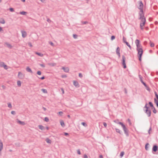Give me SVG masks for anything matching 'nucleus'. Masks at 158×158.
Segmentation results:
<instances>
[{"instance_id": "nucleus-1", "label": "nucleus", "mask_w": 158, "mask_h": 158, "mask_svg": "<svg viewBox=\"0 0 158 158\" xmlns=\"http://www.w3.org/2000/svg\"><path fill=\"white\" fill-rule=\"evenodd\" d=\"M139 16V19H141V22H142L141 23H140V27L141 30H143V27L145 25L146 22V19L144 17V15H142V16Z\"/></svg>"}, {"instance_id": "nucleus-2", "label": "nucleus", "mask_w": 158, "mask_h": 158, "mask_svg": "<svg viewBox=\"0 0 158 158\" xmlns=\"http://www.w3.org/2000/svg\"><path fill=\"white\" fill-rule=\"evenodd\" d=\"M143 2L142 1H140L139 2V7H138V9L140 10L139 13V15L142 16V15H144L143 13Z\"/></svg>"}, {"instance_id": "nucleus-3", "label": "nucleus", "mask_w": 158, "mask_h": 158, "mask_svg": "<svg viewBox=\"0 0 158 158\" xmlns=\"http://www.w3.org/2000/svg\"><path fill=\"white\" fill-rule=\"evenodd\" d=\"M139 77L140 78V80L141 82L143 84V85L145 86V88L148 91H150V88L148 87V86L142 80V77L140 75H139Z\"/></svg>"}, {"instance_id": "nucleus-4", "label": "nucleus", "mask_w": 158, "mask_h": 158, "mask_svg": "<svg viewBox=\"0 0 158 158\" xmlns=\"http://www.w3.org/2000/svg\"><path fill=\"white\" fill-rule=\"evenodd\" d=\"M125 57L124 55H123L122 56V64L123 68L125 69L127 68V66L125 63Z\"/></svg>"}, {"instance_id": "nucleus-5", "label": "nucleus", "mask_w": 158, "mask_h": 158, "mask_svg": "<svg viewBox=\"0 0 158 158\" xmlns=\"http://www.w3.org/2000/svg\"><path fill=\"white\" fill-rule=\"evenodd\" d=\"M123 130L124 131L125 134L126 135L127 137H128L129 136V130L126 127V126L123 127Z\"/></svg>"}, {"instance_id": "nucleus-6", "label": "nucleus", "mask_w": 158, "mask_h": 158, "mask_svg": "<svg viewBox=\"0 0 158 158\" xmlns=\"http://www.w3.org/2000/svg\"><path fill=\"white\" fill-rule=\"evenodd\" d=\"M136 50L138 51V56H139L141 55V56H142V54H143V50L142 48H137Z\"/></svg>"}, {"instance_id": "nucleus-7", "label": "nucleus", "mask_w": 158, "mask_h": 158, "mask_svg": "<svg viewBox=\"0 0 158 158\" xmlns=\"http://www.w3.org/2000/svg\"><path fill=\"white\" fill-rule=\"evenodd\" d=\"M18 77L20 79H23L25 77V74L21 72H19Z\"/></svg>"}, {"instance_id": "nucleus-8", "label": "nucleus", "mask_w": 158, "mask_h": 158, "mask_svg": "<svg viewBox=\"0 0 158 158\" xmlns=\"http://www.w3.org/2000/svg\"><path fill=\"white\" fill-rule=\"evenodd\" d=\"M155 93L156 98L154 99L155 102L156 103V106L158 107V94L156 92H155Z\"/></svg>"}, {"instance_id": "nucleus-9", "label": "nucleus", "mask_w": 158, "mask_h": 158, "mask_svg": "<svg viewBox=\"0 0 158 158\" xmlns=\"http://www.w3.org/2000/svg\"><path fill=\"white\" fill-rule=\"evenodd\" d=\"M158 147L157 145H154L153 146L152 148V152L153 154H155L154 152H156L158 150Z\"/></svg>"}, {"instance_id": "nucleus-10", "label": "nucleus", "mask_w": 158, "mask_h": 158, "mask_svg": "<svg viewBox=\"0 0 158 158\" xmlns=\"http://www.w3.org/2000/svg\"><path fill=\"white\" fill-rule=\"evenodd\" d=\"M21 32L22 35V36L23 38H25L27 36V33L26 31H21Z\"/></svg>"}, {"instance_id": "nucleus-11", "label": "nucleus", "mask_w": 158, "mask_h": 158, "mask_svg": "<svg viewBox=\"0 0 158 158\" xmlns=\"http://www.w3.org/2000/svg\"><path fill=\"white\" fill-rule=\"evenodd\" d=\"M73 84L77 88H79L80 87V85L78 82L77 81H74Z\"/></svg>"}, {"instance_id": "nucleus-12", "label": "nucleus", "mask_w": 158, "mask_h": 158, "mask_svg": "<svg viewBox=\"0 0 158 158\" xmlns=\"http://www.w3.org/2000/svg\"><path fill=\"white\" fill-rule=\"evenodd\" d=\"M64 72L66 73H68L69 71V69L68 67H63L62 68Z\"/></svg>"}, {"instance_id": "nucleus-13", "label": "nucleus", "mask_w": 158, "mask_h": 158, "mask_svg": "<svg viewBox=\"0 0 158 158\" xmlns=\"http://www.w3.org/2000/svg\"><path fill=\"white\" fill-rule=\"evenodd\" d=\"M135 43L137 46V48H139L140 47V45H139L140 41L139 40L137 39L135 41Z\"/></svg>"}, {"instance_id": "nucleus-14", "label": "nucleus", "mask_w": 158, "mask_h": 158, "mask_svg": "<svg viewBox=\"0 0 158 158\" xmlns=\"http://www.w3.org/2000/svg\"><path fill=\"white\" fill-rule=\"evenodd\" d=\"M5 44L6 45L7 48L10 49H11L12 48V46L10 44L7 42H5Z\"/></svg>"}, {"instance_id": "nucleus-15", "label": "nucleus", "mask_w": 158, "mask_h": 158, "mask_svg": "<svg viewBox=\"0 0 158 158\" xmlns=\"http://www.w3.org/2000/svg\"><path fill=\"white\" fill-rule=\"evenodd\" d=\"M145 113L148 115V117H150L151 115V110H148V111H145Z\"/></svg>"}, {"instance_id": "nucleus-16", "label": "nucleus", "mask_w": 158, "mask_h": 158, "mask_svg": "<svg viewBox=\"0 0 158 158\" xmlns=\"http://www.w3.org/2000/svg\"><path fill=\"white\" fill-rule=\"evenodd\" d=\"M26 70L27 71L31 73H32V71L31 68L29 67H27L26 69Z\"/></svg>"}, {"instance_id": "nucleus-17", "label": "nucleus", "mask_w": 158, "mask_h": 158, "mask_svg": "<svg viewBox=\"0 0 158 158\" xmlns=\"http://www.w3.org/2000/svg\"><path fill=\"white\" fill-rule=\"evenodd\" d=\"M115 130L116 132L119 133L120 135H123L122 132L119 129L116 128Z\"/></svg>"}, {"instance_id": "nucleus-18", "label": "nucleus", "mask_w": 158, "mask_h": 158, "mask_svg": "<svg viewBox=\"0 0 158 158\" xmlns=\"http://www.w3.org/2000/svg\"><path fill=\"white\" fill-rule=\"evenodd\" d=\"M17 123H19V124L23 125L25 124V123L24 122L21 121L20 120H19L18 119H17Z\"/></svg>"}, {"instance_id": "nucleus-19", "label": "nucleus", "mask_w": 158, "mask_h": 158, "mask_svg": "<svg viewBox=\"0 0 158 158\" xmlns=\"http://www.w3.org/2000/svg\"><path fill=\"white\" fill-rule=\"evenodd\" d=\"M3 149V143L0 140V151H1Z\"/></svg>"}, {"instance_id": "nucleus-20", "label": "nucleus", "mask_w": 158, "mask_h": 158, "mask_svg": "<svg viewBox=\"0 0 158 158\" xmlns=\"http://www.w3.org/2000/svg\"><path fill=\"white\" fill-rule=\"evenodd\" d=\"M39 129L42 130H44L45 129V127L42 125H39L38 126Z\"/></svg>"}, {"instance_id": "nucleus-21", "label": "nucleus", "mask_w": 158, "mask_h": 158, "mask_svg": "<svg viewBox=\"0 0 158 158\" xmlns=\"http://www.w3.org/2000/svg\"><path fill=\"white\" fill-rule=\"evenodd\" d=\"M45 141L48 143L50 144L52 142L51 140L49 139L48 138H47L45 139Z\"/></svg>"}, {"instance_id": "nucleus-22", "label": "nucleus", "mask_w": 158, "mask_h": 158, "mask_svg": "<svg viewBox=\"0 0 158 158\" xmlns=\"http://www.w3.org/2000/svg\"><path fill=\"white\" fill-rule=\"evenodd\" d=\"M35 53L38 55L39 56H40V57H42L43 56V54L40 52H35Z\"/></svg>"}, {"instance_id": "nucleus-23", "label": "nucleus", "mask_w": 158, "mask_h": 158, "mask_svg": "<svg viewBox=\"0 0 158 158\" xmlns=\"http://www.w3.org/2000/svg\"><path fill=\"white\" fill-rule=\"evenodd\" d=\"M27 12L24 11H23L22 12H20L19 13V14L21 15H26V14L27 13Z\"/></svg>"}, {"instance_id": "nucleus-24", "label": "nucleus", "mask_w": 158, "mask_h": 158, "mask_svg": "<svg viewBox=\"0 0 158 158\" xmlns=\"http://www.w3.org/2000/svg\"><path fill=\"white\" fill-rule=\"evenodd\" d=\"M149 105L152 108V109H153V108H154V106L152 103L151 102H149L148 103Z\"/></svg>"}, {"instance_id": "nucleus-25", "label": "nucleus", "mask_w": 158, "mask_h": 158, "mask_svg": "<svg viewBox=\"0 0 158 158\" xmlns=\"http://www.w3.org/2000/svg\"><path fill=\"white\" fill-rule=\"evenodd\" d=\"M60 124L62 127H64V121H60Z\"/></svg>"}, {"instance_id": "nucleus-26", "label": "nucleus", "mask_w": 158, "mask_h": 158, "mask_svg": "<svg viewBox=\"0 0 158 158\" xmlns=\"http://www.w3.org/2000/svg\"><path fill=\"white\" fill-rule=\"evenodd\" d=\"M149 145V144L148 143H147L145 145V149L146 150H148V146Z\"/></svg>"}, {"instance_id": "nucleus-27", "label": "nucleus", "mask_w": 158, "mask_h": 158, "mask_svg": "<svg viewBox=\"0 0 158 158\" xmlns=\"http://www.w3.org/2000/svg\"><path fill=\"white\" fill-rule=\"evenodd\" d=\"M118 124L121 125L122 128H123V127L125 126V125L124 124H123V123L121 122H119V123H118Z\"/></svg>"}, {"instance_id": "nucleus-28", "label": "nucleus", "mask_w": 158, "mask_h": 158, "mask_svg": "<svg viewBox=\"0 0 158 158\" xmlns=\"http://www.w3.org/2000/svg\"><path fill=\"white\" fill-rule=\"evenodd\" d=\"M41 91L44 93H47V91L46 89H41Z\"/></svg>"}, {"instance_id": "nucleus-29", "label": "nucleus", "mask_w": 158, "mask_h": 158, "mask_svg": "<svg viewBox=\"0 0 158 158\" xmlns=\"http://www.w3.org/2000/svg\"><path fill=\"white\" fill-rule=\"evenodd\" d=\"M148 104L147 103H146L145 106L144 107V108H146V110H145V111H148V110L149 107L147 106Z\"/></svg>"}, {"instance_id": "nucleus-30", "label": "nucleus", "mask_w": 158, "mask_h": 158, "mask_svg": "<svg viewBox=\"0 0 158 158\" xmlns=\"http://www.w3.org/2000/svg\"><path fill=\"white\" fill-rule=\"evenodd\" d=\"M81 23L82 24H86L88 23V22L87 21H81Z\"/></svg>"}, {"instance_id": "nucleus-31", "label": "nucleus", "mask_w": 158, "mask_h": 158, "mask_svg": "<svg viewBox=\"0 0 158 158\" xmlns=\"http://www.w3.org/2000/svg\"><path fill=\"white\" fill-rule=\"evenodd\" d=\"M4 65H5V64L4 62H0V67H3Z\"/></svg>"}, {"instance_id": "nucleus-32", "label": "nucleus", "mask_w": 158, "mask_h": 158, "mask_svg": "<svg viewBox=\"0 0 158 158\" xmlns=\"http://www.w3.org/2000/svg\"><path fill=\"white\" fill-rule=\"evenodd\" d=\"M17 85L19 86H20L21 85V82L20 81H18L17 82Z\"/></svg>"}, {"instance_id": "nucleus-33", "label": "nucleus", "mask_w": 158, "mask_h": 158, "mask_svg": "<svg viewBox=\"0 0 158 158\" xmlns=\"http://www.w3.org/2000/svg\"><path fill=\"white\" fill-rule=\"evenodd\" d=\"M124 152H121V153H120V156H121V157H122V156H123L124 155Z\"/></svg>"}, {"instance_id": "nucleus-34", "label": "nucleus", "mask_w": 158, "mask_h": 158, "mask_svg": "<svg viewBox=\"0 0 158 158\" xmlns=\"http://www.w3.org/2000/svg\"><path fill=\"white\" fill-rule=\"evenodd\" d=\"M44 120L46 122H48L49 120V119L48 117H46L44 118Z\"/></svg>"}, {"instance_id": "nucleus-35", "label": "nucleus", "mask_w": 158, "mask_h": 158, "mask_svg": "<svg viewBox=\"0 0 158 158\" xmlns=\"http://www.w3.org/2000/svg\"><path fill=\"white\" fill-rule=\"evenodd\" d=\"M5 23V20L3 19H2V21H1L0 22V23L3 24H4Z\"/></svg>"}, {"instance_id": "nucleus-36", "label": "nucleus", "mask_w": 158, "mask_h": 158, "mask_svg": "<svg viewBox=\"0 0 158 158\" xmlns=\"http://www.w3.org/2000/svg\"><path fill=\"white\" fill-rule=\"evenodd\" d=\"M73 37L75 39H77V35L76 34H73Z\"/></svg>"}, {"instance_id": "nucleus-37", "label": "nucleus", "mask_w": 158, "mask_h": 158, "mask_svg": "<svg viewBox=\"0 0 158 158\" xmlns=\"http://www.w3.org/2000/svg\"><path fill=\"white\" fill-rule=\"evenodd\" d=\"M114 122L115 123L118 124V123H119V120L118 119H116L115 120H114Z\"/></svg>"}, {"instance_id": "nucleus-38", "label": "nucleus", "mask_w": 158, "mask_h": 158, "mask_svg": "<svg viewBox=\"0 0 158 158\" xmlns=\"http://www.w3.org/2000/svg\"><path fill=\"white\" fill-rule=\"evenodd\" d=\"M141 55H139V56H138V57L139 58V60L140 61H141V57H142V56Z\"/></svg>"}, {"instance_id": "nucleus-39", "label": "nucleus", "mask_w": 158, "mask_h": 158, "mask_svg": "<svg viewBox=\"0 0 158 158\" xmlns=\"http://www.w3.org/2000/svg\"><path fill=\"white\" fill-rule=\"evenodd\" d=\"M123 42L125 43L126 42V38L124 37V36H123Z\"/></svg>"}, {"instance_id": "nucleus-40", "label": "nucleus", "mask_w": 158, "mask_h": 158, "mask_svg": "<svg viewBox=\"0 0 158 158\" xmlns=\"http://www.w3.org/2000/svg\"><path fill=\"white\" fill-rule=\"evenodd\" d=\"M9 10L10 12H13L14 11V9L12 8H10Z\"/></svg>"}, {"instance_id": "nucleus-41", "label": "nucleus", "mask_w": 158, "mask_h": 158, "mask_svg": "<svg viewBox=\"0 0 158 158\" xmlns=\"http://www.w3.org/2000/svg\"><path fill=\"white\" fill-rule=\"evenodd\" d=\"M120 48H119L118 47L117 48V49H116V53H117L118 52H120Z\"/></svg>"}, {"instance_id": "nucleus-42", "label": "nucleus", "mask_w": 158, "mask_h": 158, "mask_svg": "<svg viewBox=\"0 0 158 158\" xmlns=\"http://www.w3.org/2000/svg\"><path fill=\"white\" fill-rule=\"evenodd\" d=\"M153 112L154 113H156V111L154 107V108H153Z\"/></svg>"}, {"instance_id": "nucleus-43", "label": "nucleus", "mask_w": 158, "mask_h": 158, "mask_svg": "<svg viewBox=\"0 0 158 158\" xmlns=\"http://www.w3.org/2000/svg\"><path fill=\"white\" fill-rule=\"evenodd\" d=\"M37 74L38 75H41V72L40 71H38L37 72Z\"/></svg>"}, {"instance_id": "nucleus-44", "label": "nucleus", "mask_w": 158, "mask_h": 158, "mask_svg": "<svg viewBox=\"0 0 158 158\" xmlns=\"http://www.w3.org/2000/svg\"><path fill=\"white\" fill-rule=\"evenodd\" d=\"M8 106L10 108L12 107V105L10 103H8Z\"/></svg>"}, {"instance_id": "nucleus-45", "label": "nucleus", "mask_w": 158, "mask_h": 158, "mask_svg": "<svg viewBox=\"0 0 158 158\" xmlns=\"http://www.w3.org/2000/svg\"><path fill=\"white\" fill-rule=\"evenodd\" d=\"M60 89L62 92V94H64V89L63 88H60Z\"/></svg>"}, {"instance_id": "nucleus-46", "label": "nucleus", "mask_w": 158, "mask_h": 158, "mask_svg": "<svg viewBox=\"0 0 158 158\" xmlns=\"http://www.w3.org/2000/svg\"><path fill=\"white\" fill-rule=\"evenodd\" d=\"M115 38V36L114 35H112L111 37V40H113Z\"/></svg>"}, {"instance_id": "nucleus-47", "label": "nucleus", "mask_w": 158, "mask_h": 158, "mask_svg": "<svg viewBox=\"0 0 158 158\" xmlns=\"http://www.w3.org/2000/svg\"><path fill=\"white\" fill-rule=\"evenodd\" d=\"M150 46L151 47H153L154 46V44L153 43H151V42H150Z\"/></svg>"}, {"instance_id": "nucleus-48", "label": "nucleus", "mask_w": 158, "mask_h": 158, "mask_svg": "<svg viewBox=\"0 0 158 158\" xmlns=\"http://www.w3.org/2000/svg\"><path fill=\"white\" fill-rule=\"evenodd\" d=\"M79 77L80 78H82L83 77V75L81 73H79Z\"/></svg>"}, {"instance_id": "nucleus-49", "label": "nucleus", "mask_w": 158, "mask_h": 158, "mask_svg": "<svg viewBox=\"0 0 158 158\" xmlns=\"http://www.w3.org/2000/svg\"><path fill=\"white\" fill-rule=\"evenodd\" d=\"M77 152L78 154L80 155L81 154V153L79 149H78V150H77Z\"/></svg>"}, {"instance_id": "nucleus-50", "label": "nucleus", "mask_w": 158, "mask_h": 158, "mask_svg": "<svg viewBox=\"0 0 158 158\" xmlns=\"http://www.w3.org/2000/svg\"><path fill=\"white\" fill-rule=\"evenodd\" d=\"M3 67H4V68L6 69H7L8 68H7V66L5 64V65H4Z\"/></svg>"}, {"instance_id": "nucleus-51", "label": "nucleus", "mask_w": 158, "mask_h": 158, "mask_svg": "<svg viewBox=\"0 0 158 158\" xmlns=\"http://www.w3.org/2000/svg\"><path fill=\"white\" fill-rule=\"evenodd\" d=\"M11 113L13 115H15L16 114L15 111L13 110L12 111Z\"/></svg>"}, {"instance_id": "nucleus-52", "label": "nucleus", "mask_w": 158, "mask_h": 158, "mask_svg": "<svg viewBox=\"0 0 158 158\" xmlns=\"http://www.w3.org/2000/svg\"><path fill=\"white\" fill-rule=\"evenodd\" d=\"M39 64L41 67L43 68H44L45 67V65L44 64Z\"/></svg>"}, {"instance_id": "nucleus-53", "label": "nucleus", "mask_w": 158, "mask_h": 158, "mask_svg": "<svg viewBox=\"0 0 158 158\" xmlns=\"http://www.w3.org/2000/svg\"><path fill=\"white\" fill-rule=\"evenodd\" d=\"M81 124L84 126H85L87 125L86 123L85 122H82Z\"/></svg>"}, {"instance_id": "nucleus-54", "label": "nucleus", "mask_w": 158, "mask_h": 158, "mask_svg": "<svg viewBox=\"0 0 158 158\" xmlns=\"http://www.w3.org/2000/svg\"><path fill=\"white\" fill-rule=\"evenodd\" d=\"M103 125L105 127H106L107 126V124H106V122H103Z\"/></svg>"}, {"instance_id": "nucleus-55", "label": "nucleus", "mask_w": 158, "mask_h": 158, "mask_svg": "<svg viewBox=\"0 0 158 158\" xmlns=\"http://www.w3.org/2000/svg\"><path fill=\"white\" fill-rule=\"evenodd\" d=\"M67 77L66 75H62L61 76V77L62 78H66Z\"/></svg>"}, {"instance_id": "nucleus-56", "label": "nucleus", "mask_w": 158, "mask_h": 158, "mask_svg": "<svg viewBox=\"0 0 158 158\" xmlns=\"http://www.w3.org/2000/svg\"><path fill=\"white\" fill-rule=\"evenodd\" d=\"M38 78L41 79V80H44V79H45V77L44 76H43L42 77H38Z\"/></svg>"}, {"instance_id": "nucleus-57", "label": "nucleus", "mask_w": 158, "mask_h": 158, "mask_svg": "<svg viewBox=\"0 0 158 158\" xmlns=\"http://www.w3.org/2000/svg\"><path fill=\"white\" fill-rule=\"evenodd\" d=\"M63 114V112L62 111H60L59 112V114L60 115H62Z\"/></svg>"}, {"instance_id": "nucleus-58", "label": "nucleus", "mask_w": 158, "mask_h": 158, "mask_svg": "<svg viewBox=\"0 0 158 158\" xmlns=\"http://www.w3.org/2000/svg\"><path fill=\"white\" fill-rule=\"evenodd\" d=\"M117 53V55L118 56V57H120V52H118L117 53Z\"/></svg>"}, {"instance_id": "nucleus-59", "label": "nucleus", "mask_w": 158, "mask_h": 158, "mask_svg": "<svg viewBox=\"0 0 158 158\" xmlns=\"http://www.w3.org/2000/svg\"><path fill=\"white\" fill-rule=\"evenodd\" d=\"M64 135L65 136H67L68 135H69V134L68 133H66V132H64Z\"/></svg>"}, {"instance_id": "nucleus-60", "label": "nucleus", "mask_w": 158, "mask_h": 158, "mask_svg": "<svg viewBox=\"0 0 158 158\" xmlns=\"http://www.w3.org/2000/svg\"><path fill=\"white\" fill-rule=\"evenodd\" d=\"M124 91H125V93L126 94H127V89H126V88H125L124 89Z\"/></svg>"}, {"instance_id": "nucleus-61", "label": "nucleus", "mask_w": 158, "mask_h": 158, "mask_svg": "<svg viewBox=\"0 0 158 158\" xmlns=\"http://www.w3.org/2000/svg\"><path fill=\"white\" fill-rule=\"evenodd\" d=\"M151 130V127H150V128L149 129L148 131V133L149 134H150V131Z\"/></svg>"}, {"instance_id": "nucleus-62", "label": "nucleus", "mask_w": 158, "mask_h": 158, "mask_svg": "<svg viewBox=\"0 0 158 158\" xmlns=\"http://www.w3.org/2000/svg\"><path fill=\"white\" fill-rule=\"evenodd\" d=\"M84 158H88V156L86 154H85L84 156Z\"/></svg>"}, {"instance_id": "nucleus-63", "label": "nucleus", "mask_w": 158, "mask_h": 158, "mask_svg": "<svg viewBox=\"0 0 158 158\" xmlns=\"http://www.w3.org/2000/svg\"><path fill=\"white\" fill-rule=\"evenodd\" d=\"M47 21H48V23H51V20H50L49 19H47Z\"/></svg>"}, {"instance_id": "nucleus-64", "label": "nucleus", "mask_w": 158, "mask_h": 158, "mask_svg": "<svg viewBox=\"0 0 158 158\" xmlns=\"http://www.w3.org/2000/svg\"><path fill=\"white\" fill-rule=\"evenodd\" d=\"M125 43L128 46L129 45H130V44H129V43L127 42V41Z\"/></svg>"}]
</instances>
